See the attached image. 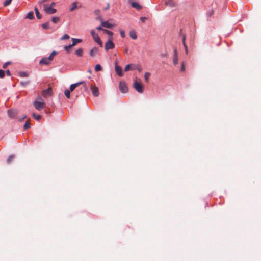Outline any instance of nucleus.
I'll list each match as a JSON object with an SVG mask.
<instances>
[{
    "mask_svg": "<svg viewBox=\"0 0 261 261\" xmlns=\"http://www.w3.org/2000/svg\"><path fill=\"white\" fill-rule=\"evenodd\" d=\"M133 87L138 93H143L144 90V86L137 80L134 81L133 83Z\"/></svg>",
    "mask_w": 261,
    "mask_h": 261,
    "instance_id": "1",
    "label": "nucleus"
},
{
    "mask_svg": "<svg viewBox=\"0 0 261 261\" xmlns=\"http://www.w3.org/2000/svg\"><path fill=\"white\" fill-rule=\"evenodd\" d=\"M33 106L36 110L40 111L45 107V103L44 101L35 100L33 102Z\"/></svg>",
    "mask_w": 261,
    "mask_h": 261,
    "instance_id": "2",
    "label": "nucleus"
},
{
    "mask_svg": "<svg viewBox=\"0 0 261 261\" xmlns=\"http://www.w3.org/2000/svg\"><path fill=\"white\" fill-rule=\"evenodd\" d=\"M43 6L44 11L48 14H53L57 12L56 9L53 8L47 4H44Z\"/></svg>",
    "mask_w": 261,
    "mask_h": 261,
    "instance_id": "3",
    "label": "nucleus"
},
{
    "mask_svg": "<svg viewBox=\"0 0 261 261\" xmlns=\"http://www.w3.org/2000/svg\"><path fill=\"white\" fill-rule=\"evenodd\" d=\"M80 85H83L84 88L85 89L88 88V86L86 85L85 82L84 81H81L76 83L71 84L70 86V89L69 90H70V92H72Z\"/></svg>",
    "mask_w": 261,
    "mask_h": 261,
    "instance_id": "4",
    "label": "nucleus"
},
{
    "mask_svg": "<svg viewBox=\"0 0 261 261\" xmlns=\"http://www.w3.org/2000/svg\"><path fill=\"white\" fill-rule=\"evenodd\" d=\"M8 117L11 119H16L18 115V112L14 109H10L7 111Z\"/></svg>",
    "mask_w": 261,
    "mask_h": 261,
    "instance_id": "5",
    "label": "nucleus"
},
{
    "mask_svg": "<svg viewBox=\"0 0 261 261\" xmlns=\"http://www.w3.org/2000/svg\"><path fill=\"white\" fill-rule=\"evenodd\" d=\"M115 47V44L111 41V39H109L108 41L106 43L105 45V49L106 51H108L109 49H112Z\"/></svg>",
    "mask_w": 261,
    "mask_h": 261,
    "instance_id": "6",
    "label": "nucleus"
},
{
    "mask_svg": "<svg viewBox=\"0 0 261 261\" xmlns=\"http://www.w3.org/2000/svg\"><path fill=\"white\" fill-rule=\"evenodd\" d=\"M119 87L120 91L122 93H126L128 91L127 86L124 82H120Z\"/></svg>",
    "mask_w": 261,
    "mask_h": 261,
    "instance_id": "7",
    "label": "nucleus"
},
{
    "mask_svg": "<svg viewBox=\"0 0 261 261\" xmlns=\"http://www.w3.org/2000/svg\"><path fill=\"white\" fill-rule=\"evenodd\" d=\"M51 61L49 59L48 57H43L39 61L40 65H48L50 64Z\"/></svg>",
    "mask_w": 261,
    "mask_h": 261,
    "instance_id": "8",
    "label": "nucleus"
},
{
    "mask_svg": "<svg viewBox=\"0 0 261 261\" xmlns=\"http://www.w3.org/2000/svg\"><path fill=\"white\" fill-rule=\"evenodd\" d=\"M51 89L50 88H48L47 89L42 91V95L44 97H47L48 96L51 95Z\"/></svg>",
    "mask_w": 261,
    "mask_h": 261,
    "instance_id": "9",
    "label": "nucleus"
},
{
    "mask_svg": "<svg viewBox=\"0 0 261 261\" xmlns=\"http://www.w3.org/2000/svg\"><path fill=\"white\" fill-rule=\"evenodd\" d=\"M101 25L102 27L111 29L114 26V24L109 23L108 21H103L102 19H101Z\"/></svg>",
    "mask_w": 261,
    "mask_h": 261,
    "instance_id": "10",
    "label": "nucleus"
},
{
    "mask_svg": "<svg viewBox=\"0 0 261 261\" xmlns=\"http://www.w3.org/2000/svg\"><path fill=\"white\" fill-rule=\"evenodd\" d=\"M91 90L93 95L94 96L97 97L99 95V90H98V88L97 87L95 86H92L91 87Z\"/></svg>",
    "mask_w": 261,
    "mask_h": 261,
    "instance_id": "11",
    "label": "nucleus"
},
{
    "mask_svg": "<svg viewBox=\"0 0 261 261\" xmlns=\"http://www.w3.org/2000/svg\"><path fill=\"white\" fill-rule=\"evenodd\" d=\"M129 2L132 7L136 9L137 10H140L142 9V7L138 3L133 2L132 0H129Z\"/></svg>",
    "mask_w": 261,
    "mask_h": 261,
    "instance_id": "12",
    "label": "nucleus"
},
{
    "mask_svg": "<svg viewBox=\"0 0 261 261\" xmlns=\"http://www.w3.org/2000/svg\"><path fill=\"white\" fill-rule=\"evenodd\" d=\"M115 70L119 76H122L123 75L122 68L120 66L117 65V63H116L115 65Z\"/></svg>",
    "mask_w": 261,
    "mask_h": 261,
    "instance_id": "13",
    "label": "nucleus"
},
{
    "mask_svg": "<svg viewBox=\"0 0 261 261\" xmlns=\"http://www.w3.org/2000/svg\"><path fill=\"white\" fill-rule=\"evenodd\" d=\"M98 52H99L98 49L97 47H93L90 50V51H89V55L91 57H94L96 54H97L98 53Z\"/></svg>",
    "mask_w": 261,
    "mask_h": 261,
    "instance_id": "14",
    "label": "nucleus"
},
{
    "mask_svg": "<svg viewBox=\"0 0 261 261\" xmlns=\"http://www.w3.org/2000/svg\"><path fill=\"white\" fill-rule=\"evenodd\" d=\"M91 36H92L93 40L95 41L97 40L99 38V37L98 34L96 33L94 30H92L91 31Z\"/></svg>",
    "mask_w": 261,
    "mask_h": 261,
    "instance_id": "15",
    "label": "nucleus"
},
{
    "mask_svg": "<svg viewBox=\"0 0 261 261\" xmlns=\"http://www.w3.org/2000/svg\"><path fill=\"white\" fill-rule=\"evenodd\" d=\"M72 46H75L77 43H81L82 42V40L80 39H76V38H72Z\"/></svg>",
    "mask_w": 261,
    "mask_h": 261,
    "instance_id": "16",
    "label": "nucleus"
},
{
    "mask_svg": "<svg viewBox=\"0 0 261 261\" xmlns=\"http://www.w3.org/2000/svg\"><path fill=\"white\" fill-rule=\"evenodd\" d=\"M26 18L30 20L33 19L34 18L33 12L30 11L29 13H28Z\"/></svg>",
    "mask_w": 261,
    "mask_h": 261,
    "instance_id": "17",
    "label": "nucleus"
},
{
    "mask_svg": "<svg viewBox=\"0 0 261 261\" xmlns=\"http://www.w3.org/2000/svg\"><path fill=\"white\" fill-rule=\"evenodd\" d=\"M75 53L78 57H82L83 56V49L80 48L76 50Z\"/></svg>",
    "mask_w": 261,
    "mask_h": 261,
    "instance_id": "18",
    "label": "nucleus"
},
{
    "mask_svg": "<svg viewBox=\"0 0 261 261\" xmlns=\"http://www.w3.org/2000/svg\"><path fill=\"white\" fill-rule=\"evenodd\" d=\"M129 35H130V37L133 39H136L137 38V34L135 31H131L129 33Z\"/></svg>",
    "mask_w": 261,
    "mask_h": 261,
    "instance_id": "19",
    "label": "nucleus"
},
{
    "mask_svg": "<svg viewBox=\"0 0 261 261\" xmlns=\"http://www.w3.org/2000/svg\"><path fill=\"white\" fill-rule=\"evenodd\" d=\"M59 20H60V18L58 17L53 16L51 18V21L54 23H55V24L58 23L59 22Z\"/></svg>",
    "mask_w": 261,
    "mask_h": 261,
    "instance_id": "20",
    "label": "nucleus"
},
{
    "mask_svg": "<svg viewBox=\"0 0 261 261\" xmlns=\"http://www.w3.org/2000/svg\"><path fill=\"white\" fill-rule=\"evenodd\" d=\"M103 32L106 33L109 35V39H112V36L113 35V33L112 31L106 29V30H103Z\"/></svg>",
    "mask_w": 261,
    "mask_h": 261,
    "instance_id": "21",
    "label": "nucleus"
},
{
    "mask_svg": "<svg viewBox=\"0 0 261 261\" xmlns=\"http://www.w3.org/2000/svg\"><path fill=\"white\" fill-rule=\"evenodd\" d=\"M58 54L56 51H53L49 56L48 58L51 61H53L54 57Z\"/></svg>",
    "mask_w": 261,
    "mask_h": 261,
    "instance_id": "22",
    "label": "nucleus"
},
{
    "mask_svg": "<svg viewBox=\"0 0 261 261\" xmlns=\"http://www.w3.org/2000/svg\"><path fill=\"white\" fill-rule=\"evenodd\" d=\"M77 7V3L76 2H74L71 4V7L70 8V11H73L74 9Z\"/></svg>",
    "mask_w": 261,
    "mask_h": 261,
    "instance_id": "23",
    "label": "nucleus"
},
{
    "mask_svg": "<svg viewBox=\"0 0 261 261\" xmlns=\"http://www.w3.org/2000/svg\"><path fill=\"white\" fill-rule=\"evenodd\" d=\"M35 13H36L37 18L39 19H41L42 16L40 15L38 9L36 7L35 8Z\"/></svg>",
    "mask_w": 261,
    "mask_h": 261,
    "instance_id": "24",
    "label": "nucleus"
},
{
    "mask_svg": "<svg viewBox=\"0 0 261 261\" xmlns=\"http://www.w3.org/2000/svg\"><path fill=\"white\" fill-rule=\"evenodd\" d=\"M42 27L44 29H49L50 28L49 27V22L48 21L42 24Z\"/></svg>",
    "mask_w": 261,
    "mask_h": 261,
    "instance_id": "25",
    "label": "nucleus"
},
{
    "mask_svg": "<svg viewBox=\"0 0 261 261\" xmlns=\"http://www.w3.org/2000/svg\"><path fill=\"white\" fill-rule=\"evenodd\" d=\"M132 70L137 69L140 71L142 69L141 67L139 65H134L133 64V68H132Z\"/></svg>",
    "mask_w": 261,
    "mask_h": 261,
    "instance_id": "26",
    "label": "nucleus"
},
{
    "mask_svg": "<svg viewBox=\"0 0 261 261\" xmlns=\"http://www.w3.org/2000/svg\"><path fill=\"white\" fill-rule=\"evenodd\" d=\"M73 46H72V44H70L69 45H67V46H65L64 48L65 49V50L67 52V53H68L70 49L73 47Z\"/></svg>",
    "mask_w": 261,
    "mask_h": 261,
    "instance_id": "27",
    "label": "nucleus"
},
{
    "mask_svg": "<svg viewBox=\"0 0 261 261\" xmlns=\"http://www.w3.org/2000/svg\"><path fill=\"white\" fill-rule=\"evenodd\" d=\"M31 127V124L28 121H27L24 125L23 128L24 129H28Z\"/></svg>",
    "mask_w": 261,
    "mask_h": 261,
    "instance_id": "28",
    "label": "nucleus"
},
{
    "mask_svg": "<svg viewBox=\"0 0 261 261\" xmlns=\"http://www.w3.org/2000/svg\"><path fill=\"white\" fill-rule=\"evenodd\" d=\"M14 156L13 155H9V157L7 159V163L8 164H10L11 161L13 160Z\"/></svg>",
    "mask_w": 261,
    "mask_h": 261,
    "instance_id": "29",
    "label": "nucleus"
},
{
    "mask_svg": "<svg viewBox=\"0 0 261 261\" xmlns=\"http://www.w3.org/2000/svg\"><path fill=\"white\" fill-rule=\"evenodd\" d=\"M70 90H68V89H66L65 90V92H64V94L66 96V97L67 98H70Z\"/></svg>",
    "mask_w": 261,
    "mask_h": 261,
    "instance_id": "30",
    "label": "nucleus"
},
{
    "mask_svg": "<svg viewBox=\"0 0 261 261\" xmlns=\"http://www.w3.org/2000/svg\"><path fill=\"white\" fill-rule=\"evenodd\" d=\"M20 76L22 77H27L28 76V74L25 72H19V73Z\"/></svg>",
    "mask_w": 261,
    "mask_h": 261,
    "instance_id": "31",
    "label": "nucleus"
},
{
    "mask_svg": "<svg viewBox=\"0 0 261 261\" xmlns=\"http://www.w3.org/2000/svg\"><path fill=\"white\" fill-rule=\"evenodd\" d=\"M32 116L36 120H39L41 118V115H36L35 113H33L32 114Z\"/></svg>",
    "mask_w": 261,
    "mask_h": 261,
    "instance_id": "32",
    "label": "nucleus"
},
{
    "mask_svg": "<svg viewBox=\"0 0 261 261\" xmlns=\"http://www.w3.org/2000/svg\"><path fill=\"white\" fill-rule=\"evenodd\" d=\"M131 67L133 68V64H130L127 65L124 68V71L126 72L129 70L130 69Z\"/></svg>",
    "mask_w": 261,
    "mask_h": 261,
    "instance_id": "33",
    "label": "nucleus"
},
{
    "mask_svg": "<svg viewBox=\"0 0 261 261\" xmlns=\"http://www.w3.org/2000/svg\"><path fill=\"white\" fill-rule=\"evenodd\" d=\"M30 83V81H21L20 82V84L23 86V87H25L26 86H27Z\"/></svg>",
    "mask_w": 261,
    "mask_h": 261,
    "instance_id": "34",
    "label": "nucleus"
},
{
    "mask_svg": "<svg viewBox=\"0 0 261 261\" xmlns=\"http://www.w3.org/2000/svg\"><path fill=\"white\" fill-rule=\"evenodd\" d=\"M150 74L149 72H145L144 74V79L146 82H148V79L150 76Z\"/></svg>",
    "mask_w": 261,
    "mask_h": 261,
    "instance_id": "35",
    "label": "nucleus"
},
{
    "mask_svg": "<svg viewBox=\"0 0 261 261\" xmlns=\"http://www.w3.org/2000/svg\"><path fill=\"white\" fill-rule=\"evenodd\" d=\"M11 2H12V0H6L4 2V4H3L4 6V7L8 6V5H9L10 4Z\"/></svg>",
    "mask_w": 261,
    "mask_h": 261,
    "instance_id": "36",
    "label": "nucleus"
},
{
    "mask_svg": "<svg viewBox=\"0 0 261 261\" xmlns=\"http://www.w3.org/2000/svg\"><path fill=\"white\" fill-rule=\"evenodd\" d=\"M185 41H186V36L185 35H184L183 37H182V43H183V45L184 46L185 49H187L188 48V46L186 44Z\"/></svg>",
    "mask_w": 261,
    "mask_h": 261,
    "instance_id": "37",
    "label": "nucleus"
},
{
    "mask_svg": "<svg viewBox=\"0 0 261 261\" xmlns=\"http://www.w3.org/2000/svg\"><path fill=\"white\" fill-rule=\"evenodd\" d=\"M173 64L176 65L178 64V57H174L173 60Z\"/></svg>",
    "mask_w": 261,
    "mask_h": 261,
    "instance_id": "38",
    "label": "nucleus"
},
{
    "mask_svg": "<svg viewBox=\"0 0 261 261\" xmlns=\"http://www.w3.org/2000/svg\"><path fill=\"white\" fill-rule=\"evenodd\" d=\"M101 70V66L99 64H97L95 67V70L97 72Z\"/></svg>",
    "mask_w": 261,
    "mask_h": 261,
    "instance_id": "39",
    "label": "nucleus"
},
{
    "mask_svg": "<svg viewBox=\"0 0 261 261\" xmlns=\"http://www.w3.org/2000/svg\"><path fill=\"white\" fill-rule=\"evenodd\" d=\"M69 38L70 36L68 34H66L62 36L61 40H66L69 39Z\"/></svg>",
    "mask_w": 261,
    "mask_h": 261,
    "instance_id": "40",
    "label": "nucleus"
},
{
    "mask_svg": "<svg viewBox=\"0 0 261 261\" xmlns=\"http://www.w3.org/2000/svg\"><path fill=\"white\" fill-rule=\"evenodd\" d=\"M5 73L3 70L0 69V78H3L5 76Z\"/></svg>",
    "mask_w": 261,
    "mask_h": 261,
    "instance_id": "41",
    "label": "nucleus"
},
{
    "mask_svg": "<svg viewBox=\"0 0 261 261\" xmlns=\"http://www.w3.org/2000/svg\"><path fill=\"white\" fill-rule=\"evenodd\" d=\"M95 42L98 43L100 47L102 46V42L101 40H100V38H99L97 40L95 41Z\"/></svg>",
    "mask_w": 261,
    "mask_h": 261,
    "instance_id": "42",
    "label": "nucleus"
},
{
    "mask_svg": "<svg viewBox=\"0 0 261 261\" xmlns=\"http://www.w3.org/2000/svg\"><path fill=\"white\" fill-rule=\"evenodd\" d=\"M95 42L98 43L100 47L102 46V42L101 40H100V38H99L97 40L95 41Z\"/></svg>",
    "mask_w": 261,
    "mask_h": 261,
    "instance_id": "43",
    "label": "nucleus"
},
{
    "mask_svg": "<svg viewBox=\"0 0 261 261\" xmlns=\"http://www.w3.org/2000/svg\"><path fill=\"white\" fill-rule=\"evenodd\" d=\"M120 35L121 36V37L122 38H124L125 35V32L123 30H120Z\"/></svg>",
    "mask_w": 261,
    "mask_h": 261,
    "instance_id": "44",
    "label": "nucleus"
},
{
    "mask_svg": "<svg viewBox=\"0 0 261 261\" xmlns=\"http://www.w3.org/2000/svg\"><path fill=\"white\" fill-rule=\"evenodd\" d=\"M11 63L10 62H7L4 63L3 65V68H6Z\"/></svg>",
    "mask_w": 261,
    "mask_h": 261,
    "instance_id": "45",
    "label": "nucleus"
},
{
    "mask_svg": "<svg viewBox=\"0 0 261 261\" xmlns=\"http://www.w3.org/2000/svg\"><path fill=\"white\" fill-rule=\"evenodd\" d=\"M185 70L184 63L182 62L181 64L180 71H184Z\"/></svg>",
    "mask_w": 261,
    "mask_h": 261,
    "instance_id": "46",
    "label": "nucleus"
},
{
    "mask_svg": "<svg viewBox=\"0 0 261 261\" xmlns=\"http://www.w3.org/2000/svg\"><path fill=\"white\" fill-rule=\"evenodd\" d=\"M147 19V18L145 17H140V20L142 22H144Z\"/></svg>",
    "mask_w": 261,
    "mask_h": 261,
    "instance_id": "47",
    "label": "nucleus"
},
{
    "mask_svg": "<svg viewBox=\"0 0 261 261\" xmlns=\"http://www.w3.org/2000/svg\"><path fill=\"white\" fill-rule=\"evenodd\" d=\"M174 57H178V53L176 48L174 50Z\"/></svg>",
    "mask_w": 261,
    "mask_h": 261,
    "instance_id": "48",
    "label": "nucleus"
},
{
    "mask_svg": "<svg viewBox=\"0 0 261 261\" xmlns=\"http://www.w3.org/2000/svg\"><path fill=\"white\" fill-rule=\"evenodd\" d=\"M35 100H38V101H44L43 99L39 96H38L36 99Z\"/></svg>",
    "mask_w": 261,
    "mask_h": 261,
    "instance_id": "49",
    "label": "nucleus"
},
{
    "mask_svg": "<svg viewBox=\"0 0 261 261\" xmlns=\"http://www.w3.org/2000/svg\"><path fill=\"white\" fill-rule=\"evenodd\" d=\"M96 29L98 30H102L103 31V30H105V29H103L102 28V26H98L96 28Z\"/></svg>",
    "mask_w": 261,
    "mask_h": 261,
    "instance_id": "50",
    "label": "nucleus"
},
{
    "mask_svg": "<svg viewBox=\"0 0 261 261\" xmlns=\"http://www.w3.org/2000/svg\"><path fill=\"white\" fill-rule=\"evenodd\" d=\"M6 74H7L8 76H10L11 75V72H10V70H7L6 71Z\"/></svg>",
    "mask_w": 261,
    "mask_h": 261,
    "instance_id": "51",
    "label": "nucleus"
},
{
    "mask_svg": "<svg viewBox=\"0 0 261 261\" xmlns=\"http://www.w3.org/2000/svg\"><path fill=\"white\" fill-rule=\"evenodd\" d=\"M27 118V116L26 115H24L22 118L21 119H18V121H23L24 119H25Z\"/></svg>",
    "mask_w": 261,
    "mask_h": 261,
    "instance_id": "52",
    "label": "nucleus"
},
{
    "mask_svg": "<svg viewBox=\"0 0 261 261\" xmlns=\"http://www.w3.org/2000/svg\"><path fill=\"white\" fill-rule=\"evenodd\" d=\"M56 5V3L55 2H52L51 4L49 5V6L53 7Z\"/></svg>",
    "mask_w": 261,
    "mask_h": 261,
    "instance_id": "53",
    "label": "nucleus"
},
{
    "mask_svg": "<svg viewBox=\"0 0 261 261\" xmlns=\"http://www.w3.org/2000/svg\"><path fill=\"white\" fill-rule=\"evenodd\" d=\"M100 11L99 10H96L95 11V13L96 14H98L99 13Z\"/></svg>",
    "mask_w": 261,
    "mask_h": 261,
    "instance_id": "54",
    "label": "nucleus"
},
{
    "mask_svg": "<svg viewBox=\"0 0 261 261\" xmlns=\"http://www.w3.org/2000/svg\"><path fill=\"white\" fill-rule=\"evenodd\" d=\"M185 52H186V54H188V48L187 49H185Z\"/></svg>",
    "mask_w": 261,
    "mask_h": 261,
    "instance_id": "55",
    "label": "nucleus"
},
{
    "mask_svg": "<svg viewBox=\"0 0 261 261\" xmlns=\"http://www.w3.org/2000/svg\"><path fill=\"white\" fill-rule=\"evenodd\" d=\"M109 8V5L108 4L107 7H106V8H105V10H107Z\"/></svg>",
    "mask_w": 261,
    "mask_h": 261,
    "instance_id": "56",
    "label": "nucleus"
}]
</instances>
